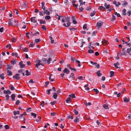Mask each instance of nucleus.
<instances>
[{"label":"nucleus","instance_id":"nucleus-29","mask_svg":"<svg viewBox=\"0 0 131 131\" xmlns=\"http://www.w3.org/2000/svg\"><path fill=\"white\" fill-rule=\"evenodd\" d=\"M103 108H105V109H108L109 108L108 105H106L105 104L103 105Z\"/></svg>","mask_w":131,"mask_h":131},{"label":"nucleus","instance_id":"nucleus-18","mask_svg":"<svg viewBox=\"0 0 131 131\" xmlns=\"http://www.w3.org/2000/svg\"><path fill=\"white\" fill-rule=\"evenodd\" d=\"M13 113L15 115H17V114L19 115L20 114V112L19 111H13Z\"/></svg>","mask_w":131,"mask_h":131},{"label":"nucleus","instance_id":"nucleus-12","mask_svg":"<svg viewBox=\"0 0 131 131\" xmlns=\"http://www.w3.org/2000/svg\"><path fill=\"white\" fill-rule=\"evenodd\" d=\"M12 100V101H14L15 97V94H12L11 96Z\"/></svg>","mask_w":131,"mask_h":131},{"label":"nucleus","instance_id":"nucleus-46","mask_svg":"<svg viewBox=\"0 0 131 131\" xmlns=\"http://www.w3.org/2000/svg\"><path fill=\"white\" fill-rule=\"evenodd\" d=\"M88 52L89 53H94V51L91 49L89 50L88 51Z\"/></svg>","mask_w":131,"mask_h":131},{"label":"nucleus","instance_id":"nucleus-14","mask_svg":"<svg viewBox=\"0 0 131 131\" xmlns=\"http://www.w3.org/2000/svg\"><path fill=\"white\" fill-rule=\"evenodd\" d=\"M104 6L107 9H109L111 6L110 5H107L106 3H105L104 4Z\"/></svg>","mask_w":131,"mask_h":131},{"label":"nucleus","instance_id":"nucleus-48","mask_svg":"<svg viewBox=\"0 0 131 131\" xmlns=\"http://www.w3.org/2000/svg\"><path fill=\"white\" fill-rule=\"evenodd\" d=\"M40 23L41 24H44L45 23L46 21L45 20H40Z\"/></svg>","mask_w":131,"mask_h":131},{"label":"nucleus","instance_id":"nucleus-35","mask_svg":"<svg viewBox=\"0 0 131 131\" xmlns=\"http://www.w3.org/2000/svg\"><path fill=\"white\" fill-rule=\"evenodd\" d=\"M96 12L95 11H94L93 12L90 14V16L91 17H92L93 16H94L95 14L96 13Z\"/></svg>","mask_w":131,"mask_h":131},{"label":"nucleus","instance_id":"nucleus-1","mask_svg":"<svg viewBox=\"0 0 131 131\" xmlns=\"http://www.w3.org/2000/svg\"><path fill=\"white\" fill-rule=\"evenodd\" d=\"M61 17V21L62 23H64L65 21H66L67 22V25H66L65 23H64L63 25L66 27H69L71 24V23L70 22V17L68 16L66 17L65 16H59L57 19L58 20H59L60 19Z\"/></svg>","mask_w":131,"mask_h":131},{"label":"nucleus","instance_id":"nucleus-36","mask_svg":"<svg viewBox=\"0 0 131 131\" xmlns=\"http://www.w3.org/2000/svg\"><path fill=\"white\" fill-rule=\"evenodd\" d=\"M12 55L13 56H15L16 57H17L18 54L16 53L13 52L12 53Z\"/></svg>","mask_w":131,"mask_h":131},{"label":"nucleus","instance_id":"nucleus-55","mask_svg":"<svg viewBox=\"0 0 131 131\" xmlns=\"http://www.w3.org/2000/svg\"><path fill=\"white\" fill-rule=\"evenodd\" d=\"M5 128L6 129H8L9 128V126L8 125H6L5 126Z\"/></svg>","mask_w":131,"mask_h":131},{"label":"nucleus","instance_id":"nucleus-27","mask_svg":"<svg viewBox=\"0 0 131 131\" xmlns=\"http://www.w3.org/2000/svg\"><path fill=\"white\" fill-rule=\"evenodd\" d=\"M16 61L15 59L14 60H11L10 61V63L12 64H14L16 63Z\"/></svg>","mask_w":131,"mask_h":131},{"label":"nucleus","instance_id":"nucleus-38","mask_svg":"<svg viewBox=\"0 0 131 131\" xmlns=\"http://www.w3.org/2000/svg\"><path fill=\"white\" fill-rule=\"evenodd\" d=\"M8 24L9 25H12V20L11 19H10L8 21Z\"/></svg>","mask_w":131,"mask_h":131},{"label":"nucleus","instance_id":"nucleus-20","mask_svg":"<svg viewBox=\"0 0 131 131\" xmlns=\"http://www.w3.org/2000/svg\"><path fill=\"white\" fill-rule=\"evenodd\" d=\"M53 97L54 99H56L57 97V94L56 93H53Z\"/></svg>","mask_w":131,"mask_h":131},{"label":"nucleus","instance_id":"nucleus-23","mask_svg":"<svg viewBox=\"0 0 131 131\" xmlns=\"http://www.w3.org/2000/svg\"><path fill=\"white\" fill-rule=\"evenodd\" d=\"M41 41V40L40 39H36L35 40V41H34V42L35 43H37L38 42H40Z\"/></svg>","mask_w":131,"mask_h":131},{"label":"nucleus","instance_id":"nucleus-40","mask_svg":"<svg viewBox=\"0 0 131 131\" xmlns=\"http://www.w3.org/2000/svg\"><path fill=\"white\" fill-rule=\"evenodd\" d=\"M26 74L25 75L26 76H28L30 74V73L28 71V70H26Z\"/></svg>","mask_w":131,"mask_h":131},{"label":"nucleus","instance_id":"nucleus-7","mask_svg":"<svg viewBox=\"0 0 131 131\" xmlns=\"http://www.w3.org/2000/svg\"><path fill=\"white\" fill-rule=\"evenodd\" d=\"M29 34L31 36H34V34L32 32H31L30 33L29 32H27L26 33V36L27 37V38H28V39L29 38V37L28 35Z\"/></svg>","mask_w":131,"mask_h":131},{"label":"nucleus","instance_id":"nucleus-41","mask_svg":"<svg viewBox=\"0 0 131 131\" xmlns=\"http://www.w3.org/2000/svg\"><path fill=\"white\" fill-rule=\"evenodd\" d=\"M103 51L104 52H106V53H109V50L107 49H104L103 50Z\"/></svg>","mask_w":131,"mask_h":131},{"label":"nucleus","instance_id":"nucleus-37","mask_svg":"<svg viewBox=\"0 0 131 131\" xmlns=\"http://www.w3.org/2000/svg\"><path fill=\"white\" fill-rule=\"evenodd\" d=\"M116 17L114 16L113 15H112V19L111 20L112 21H113L114 20H115Z\"/></svg>","mask_w":131,"mask_h":131},{"label":"nucleus","instance_id":"nucleus-5","mask_svg":"<svg viewBox=\"0 0 131 131\" xmlns=\"http://www.w3.org/2000/svg\"><path fill=\"white\" fill-rule=\"evenodd\" d=\"M19 75V74H15V75L13 76V78L14 79H15L17 80H18L20 79Z\"/></svg>","mask_w":131,"mask_h":131},{"label":"nucleus","instance_id":"nucleus-58","mask_svg":"<svg viewBox=\"0 0 131 131\" xmlns=\"http://www.w3.org/2000/svg\"><path fill=\"white\" fill-rule=\"evenodd\" d=\"M56 114V113L54 112H52L51 113V115L52 116H54Z\"/></svg>","mask_w":131,"mask_h":131},{"label":"nucleus","instance_id":"nucleus-42","mask_svg":"<svg viewBox=\"0 0 131 131\" xmlns=\"http://www.w3.org/2000/svg\"><path fill=\"white\" fill-rule=\"evenodd\" d=\"M74 113L75 115H77L78 114V112L77 111V110L76 109H74L73 110Z\"/></svg>","mask_w":131,"mask_h":131},{"label":"nucleus","instance_id":"nucleus-17","mask_svg":"<svg viewBox=\"0 0 131 131\" xmlns=\"http://www.w3.org/2000/svg\"><path fill=\"white\" fill-rule=\"evenodd\" d=\"M100 70H99L96 72V74L98 77L102 75V73H100Z\"/></svg>","mask_w":131,"mask_h":131},{"label":"nucleus","instance_id":"nucleus-45","mask_svg":"<svg viewBox=\"0 0 131 131\" xmlns=\"http://www.w3.org/2000/svg\"><path fill=\"white\" fill-rule=\"evenodd\" d=\"M114 14L115 15H116L118 17H120V14L119 13H117L116 12L114 13Z\"/></svg>","mask_w":131,"mask_h":131},{"label":"nucleus","instance_id":"nucleus-3","mask_svg":"<svg viewBox=\"0 0 131 131\" xmlns=\"http://www.w3.org/2000/svg\"><path fill=\"white\" fill-rule=\"evenodd\" d=\"M103 24V22L102 21H100L97 22L96 26L99 28L98 29H99L101 27Z\"/></svg>","mask_w":131,"mask_h":131},{"label":"nucleus","instance_id":"nucleus-26","mask_svg":"<svg viewBox=\"0 0 131 131\" xmlns=\"http://www.w3.org/2000/svg\"><path fill=\"white\" fill-rule=\"evenodd\" d=\"M99 9H100L104 10L106 8L103 6H101L99 7Z\"/></svg>","mask_w":131,"mask_h":131},{"label":"nucleus","instance_id":"nucleus-16","mask_svg":"<svg viewBox=\"0 0 131 131\" xmlns=\"http://www.w3.org/2000/svg\"><path fill=\"white\" fill-rule=\"evenodd\" d=\"M69 96L70 97H71L72 98H75V94L73 93H72L71 94L69 95Z\"/></svg>","mask_w":131,"mask_h":131},{"label":"nucleus","instance_id":"nucleus-57","mask_svg":"<svg viewBox=\"0 0 131 131\" xmlns=\"http://www.w3.org/2000/svg\"><path fill=\"white\" fill-rule=\"evenodd\" d=\"M121 5V3L119 2H117V3L116 5H115V6H116V7H118L119 6V5Z\"/></svg>","mask_w":131,"mask_h":131},{"label":"nucleus","instance_id":"nucleus-62","mask_svg":"<svg viewBox=\"0 0 131 131\" xmlns=\"http://www.w3.org/2000/svg\"><path fill=\"white\" fill-rule=\"evenodd\" d=\"M78 79L80 80H82L83 79V77L82 76H79L78 77Z\"/></svg>","mask_w":131,"mask_h":131},{"label":"nucleus","instance_id":"nucleus-43","mask_svg":"<svg viewBox=\"0 0 131 131\" xmlns=\"http://www.w3.org/2000/svg\"><path fill=\"white\" fill-rule=\"evenodd\" d=\"M51 18L50 16H46L45 17V19H46L48 20L50 19Z\"/></svg>","mask_w":131,"mask_h":131},{"label":"nucleus","instance_id":"nucleus-24","mask_svg":"<svg viewBox=\"0 0 131 131\" xmlns=\"http://www.w3.org/2000/svg\"><path fill=\"white\" fill-rule=\"evenodd\" d=\"M110 77H112L114 76V72L113 71H110Z\"/></svg>","mask_w":131,"mask_h":131},{"label":"nucleus","instance_id":"nucleus-28","mask_svg":"<svg viewBox=\"0 0 131 131\" xmlns=\"http://www.w3.org/2000/svg\"><path fill=\"white\" fill-rule=\"evenodd\" d=\"M74 16H72V18L73 19V22L74 24H75L77 23V22L74 19Z\"/></svg>","mask_w":131,"mask_h":131},{"label":"nucleus","instance_id":"nucleus-51","mask_svg":"<svg viewBox=\"0 0 131 131\" xmlns=\"http://www.w3.org/2000/svg\"><path fill=\"white\" fill-rule=\"evenodd\" d=\"M41 28L43 29L44 30H46V26L44 25L42 26Z\"/></svg>","mask_w":131,"mask_h":131},{"label":"nucleus","instance_id":"nucleus-25","mask_svg":"<svg viewBox=\"0 0 131 131\" xmlns=\"http://www.w3.org/2000/svg\"><path fill=\"white\" fill-rule=\"evenodd\" d=\"M7 75L8 76H10L11 75H12V72L10 71L9 70H8L7 71Z\"/></svg>","mask_w":131,"mask_h":131},{"label":"nucleus","instance_id":"nucleus-13","mask_svg":"<svg viewBox=\"0 0 131 131\" xmlns=\"http://www.w3.org/2000/svg\"><path fill=\"white\" fill-rule=\"evenodd\" d=\"M18 73H20V72H21V74H22L23 76H24L25 75L24 74V71L23 69H21L19 70L18 71Z\"/></svg>","mask_w":131,"mask_h":131},{"label":"nucleus","instance_id":"nucleus-49","mask_svg":"<svg viewBox=\"0 0 131 131\" xmlns=\"http://www.w3.org/2000/svg\"><path fill=\"white\" fill-rule=\"evenodd\" d=\"M127 14L128 16H129L130 15H131V12L130 10H129L128 11Z\"/></svg>","mask_w":131,"mask_h":131},{"label":"nucleus","instance_id":"nucleus-31","mask_svg":"<svg viewBox=\"0 0 131 131\" xmlns=\"http://www.w3.org/2000/svg\"><path fill=\"white\" fill-rule=\"evenodd\" d=\"M93 90L95 92V94H97L99 93V91L97 89H94Z\"/></svg>","mask_w":131,"mask_h":131},{"label":"nucleus","instance_id":"nucleus-10","mask_svg":"<svg viewBox=\"0 0 131 131\" xmlns=\"http://www.w3.org/2000/svg\"><path fill=\"white\" fill-rule=\"evenodd\" d=\"M23 62L22 61H20L19 63V65L21 68H23L25 67V64H23Z\"/></svg>","mask_w":131,"mask_h":131},{"label":"nucleus","instance_id":"nucleus-15","mask_svg":"<svg viewBox=\"0 0 131 131\" xmlns=\"http://www.w3.org/2000/svg\"><path fill=\"white\" fill-rule=\"evenodd\" d=\"M43 12V13L44 14H46L47 15H49L50 14V12L48 11L47 10H45Z\"/></svg>","mask_w":131,"mask_h":131},{"label":"nucleus","instance_id":"nucleus-2","mask_svg":"<svg viewBox=\"0 0 131 131\" xmlns=\"http://www.w3.org/2000/svg\"><path fill=\"white\" fill-rule=\"evenodd\" d=\"M51 58L50 57H49L47 60V59L45 58L43 59H42V61L43 63H46L47 62L49 64L50 63V61H51Z\"/></svg>","mask_w":131,"mask_h":131},{"label":"nucleus","instance_id":"nucleus-30","mask_svg":"<svg viewBox=\"0 0 131 131\" xmlns=\"http://www.w3.org/2000/svg\"><path fill=\"white\" fill-rule=\"evenodd\" d=\"M119 65V63L118 62H117L116 63H115L114 64V66L117 68H118V67L117 66Z\"/></svg>","mask_w":131,"mask_h":131},{"label":"nucleus","instance_id":"nucleus-21","mask_svg":"<svg viewBox=\"0 0 131 131\" xmlns=\"http://www.w3.org/2000/svg\"><path fill=\"white\" fill-rule=\"evenodd\" d=\"M71 101L70 100V98L69 97H68L67 99L65 100V101L67 103H68L69 102L70 103L71 102Z\"/></svg>","mask_w":131,"mask_h":131},{"label":"nucleus","instance_id":"nucleus-39","mask_svg":"<svg viewBox=\"0 0 131 131\" xmlns=\"http://www.w3.org/2000/svg\"><path fill=\"white\" fill-rule=\"evenodd\" d=\"M127 3L126 1H124L123 2V3L122 4V5L123 6H125L127 4Z\"/></svg>","mask_w":131,"mask_h":131},{"label":"nucleus","instance_id":"nucleus-9","mask_svg":"<svg viewBox=\"0 0 131 131\" xmlns=\"http://www.w3.org/2000/svg\"><path fill=\"white\" fill-rule=\"evenodd\" d=\"M63 72L64 73H66L67 74H68L70 72V71L67 68H66L63 70Z\"/></svg>","mask_w":131,"mask_h":131},{"label":"nucleus","instance_id":"nucleus-54","mask_svg":"<svg viewBox=\"0 0 131 131\" xmlns=\"http://www.w3.org/2000/svg\"><path fill=\"white\" fill-rule=\"evenodd\" d=\"M33 42H32L30 43V44L29 46L30 47H33L34 46V45L33 44Z\"/></svg>","mask_w":131,"mask_h":131},{"label":"nucleus","instance_id":"nucleus-61","mask_svg":"<svg viewBox=\"0 0 131 131\" xmlns=\"http://www.w3.org/2000/svg\"><path fill=\"white\" fill-rule=\"evenodd\" d=\"M91 9V6H89L86 8V10L88 11L90 10Z\"/></svg>","mask_w":131,"mask_h":131},{"label":"nucleus","instance_id":"nucleus-19","mask_svg":"<svg viewBox=\"0 0 131 131\" xmlns=\"http://www.w3.org/2000/svg\"><path fill=\"white\" fill-rule=\"evenodd\" d=\"M122 15H123L125 16L126 15V10L124 9H123L122 10Z\"/></svg>","mask_w":131,"mask_h":131},{"label":"nucleus","instance_id":"nucleus-32","mask_svg":"<svg viewBox=\"0 0 131 131\" xmlns=\"http://www.w3.org/2000/svg\"><path fill=\"white\" fill-rule=\"evenodd\" d=\"M4 75V73H2L1 74H0V78H1V79H3L5 78V77L3 75Z\"/></svg>","mask_w":131,"mask_h":131},{"label":"nucleus","instance_id":"nucleus-50","mask_svg":"<svg viewBox=\"0 0 131 131\" xmlns=\"http://www.w3.org/2000/svg\"><path fill=\"white\" fill-rule=\"evenodd\" d=\"M5 97L6 98V100L7 101H8L9 100V98L10 97L9 96L7 95H5Z\"/></svg>","mask_w":131,"mask_h":131},{"label":"nucleus","instance_id":"nucleus-53","mask_svg":"<svg viewBox=\"0 0 131 131\" xmlns=\"http://www.w3.org/2000/svg\"><path fill=\"white\" fill-rule=\"evenodd\" d=\"M40 65H41L43 66V64H39V63H37L35 65V66L36 67H38V66Z\"/></svg>","mask_w":131,"mask_h":131},{"label":"nucleus","instance_id":"nucleus-63","mask_svg":"<svg viewBox=\"0 0 131 131\" xmlns=\"http://www.w3.org/2000/svg\"><path fill=\"white\" fill-rule=\"evenodd\" d=\"M87 26L86 24H84L83 25V28L84 29H85L86 28Z\"/></svg>","mask_w":131,"mask_h":131},{"label":"nucleus","instance_id":"nucleus-47","mask_svg":"<svg viewBox=\"0 0 131 131\" xmlns=\"http://www.w3.org/2000/svg\"><path fill=\"white\" fill-rule=\"evenodd\" d=\"M71 61H72L73 62H74V61L75 60V59L74 57H71Z\"/></svg>","mask_w":131,"mask_h":131},{"label":"nucleus","instance_id":"nucleus-22","mask_svg":"<svg viewBox=\"0 0 131 131\" xmlns=\"http://www.w3.org/2000/svg\"><path fill=\"white\" fill-rule=\"evenodd\" d=\"M131 52V47L130 48H128L127 50V53H129L130 55H131V53H130Z\"/></svg>","mask_w":131,"mask_h":131},{"label":"nucleus","instance_id":"nucleus-11","mask_svg":"<svg viewBox=\"0 0 131 131\" xmlns=\"http://www.w3.org/2000/svg\"><path fill=\"white\" fill-rule=\"evenodd\" d=\"M123 100L125 103H127L129 101V98H128L126 97H125L123 98Z\"/></svg>","mask_w":131,"mask_h":131},{"label":"nucleus","instance_id":"nucleus-44","mask_svg":"<svg viewBox=\"0 0 131 131\" xmlns=\"http://www.w3.org/2000/svg\"><path fill=\"white\" fill-rule=\"evenodd\" d=\"M9 88L12 90H14L15 89L14 87L12 85L9 86Z\"/></svg>","mask_w":131,"mask_h":131},{"label":"nucleus","instance_id":"nucleus-64","mask_svg":"<svg viewBox=\"0 0 131 131\" xmlns=\"http://www.w3.org/2000/svg\"><path fill=\"white\" fill-rule=\"evenodd\" d=\"M91 103L90 102L88 103H86L85 104V105L86 106H87L88 105H91Z\"/></svg>","mask_w":131,"mask_h":131},{"label":"nucleus","instance_id":"nucleus-59","mask_svg":"<svg viewBox=\"0 0 131 131\" xmlns=\"http://www.w3.org/2000/svg\"><path fill=\"white\" fill-rule=\"evenodd\" d=\"M90 62L93 65H96L97 64V63L96 62H94L92 61H91Z\"/></svg>","mask_w":131,"mask_h":131},{"label":"nucleus","instance_id":"nucleus-33","mask_svg":"<svg viewBox=\"0 0 131 131\" xmlns=\"http://www.w3.org/2000/svg\"><path fill=\"white\" fill-rule=\"evenodd\" d=\"M31 114L32 116H34V118H36L37 115L36 113H34L32 112L31 113Z\"/></svg>","mask_w":131,"mask_h":131},{"label":"nucleus","instance_id":"nucleus-8","mask_svg":"<svg viewBox=\"0 0 131 131\" xmlns=\"http://www.w3.org/2000/svg\"><path fill=\"white\" fill-rule=\"evenodd\" d=\"M35 18L36 17H31L30 19L31 21L34 23H36L37 22V20L35 19Z\"/></svg>","mask_w":131,"mask_h":131},{"label":"nucleus","instance_id":"nucleus-52","mask_svg":"<svg viewBox=\"0 0 131 131\" xmlns=\"http://www.w3.org/2000/svg\"><path fill=\"white\" fill-rule=\"evenodd\" d=\"M12 69V67L9 65H7V69Z\"/></svg>","mask_w":131,"mask_h":131},{"label":"nucleus","instance_id":"nucleus-56","mask_svg":"<svg viewBox=\"0 0 131 131\" xmlns=\"http://www.w3.org/2000/svg\"><path fill=\"white\" fill-rule=\"evenodd\" d=\"M24 52H27L28 50V48H25L23 49Z\"/></svg>","mask_w":131,"mask_h":131},{"label":"nucleus","instance_id":"nucleus-4","mask_svg":"<svg viewBox=\"0 0 131 131\" xmlns=\"http://www.w3.org/2000/svg\"><path fill=\"white\" fill-rule=\"evenodd\" d=\"M102 43L104 45H107L109 43L108 41L105 40V39H103Z\"/></svg>","mask_w":131,"mask_h":131},{"label":"nucleus","instance_id":"nucleus-60","mask_svg":"<svg viewBox=\"0 0 131 131\" xmlns=\"http://www.w3.org/2000/svg\"><path fill=\"white\" fill-rule=\"evenodd\" d=\"M6 48H8L9 47V49H10L11 48V46L10 44H9L6 45Z\"/></svg>","mask_w":131,"mask_h":131},{"label":"nucleus","instance_id":"nucleus-6","mask_svg":"<svg viewBox=\"0 0 131 131\" xmlns=\"http://www.w3.org/2000/svg\"><path fill=\"white\" fill-rule=\"evenodd\" d=\"M3 93L4 94H7L8 95L10 94L11 92L9 90H5L4 91Z\"/></svg>","mask_w":131,"mask_h":131},{"label":"nucleus","instance_id":"nucleus-34","mask_svg":"<svg viewBox=\"0 0 131 131\" xmlns=\"http://www.w3.org/2000/svg\"><path fill=\"white\" fill-rule=\"evenodd\" d=\"M79 118H78V117H76L75 119H74V121L75 123H77L79 121Z\"/></svg>","mask_w":131,"mask_h":131}]
</instances>
